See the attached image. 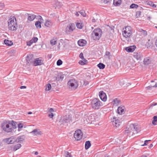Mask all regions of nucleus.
Segmentation results:
<instances>
[{
  "mask_svg": "<svg viewBox=\"0 0 157 157\" xmlns=\"http://www.w3.org/2000/svg\"><path fill=\"white\" fill-rule=\"evenodd\" d=\"M16 122L13 121H4L1 124V128L5 132H12L17 128Z\"/></svg>",
  "mask_w": 157,
  "mask_h": 157,
  "instance_id": "1",
  "label": "nucleus"
},
{
  "mask_svg": "<svg viewBox=\"0 0 157 157\" xmlns=\"http://www.w3.org/2000/svg\"><path fill=\"white\" fill-rule=\"evenodd\" d=\"M102 106V103L98 98H94L91 102V106L94 110H98Z\"/></svg>",
  "mask_w": 157,
  "mask_h": 157,
  "instance_id": "2",
  "label": "nucleus"
},
{
  "mask_svg": "<svg viewBox=\"0 0 157 157\" xmlns=\"http://www.w3.org/2000/svg\"><path fill=\"white\" fill-rule=\"evenodd\" d=\"M8 21L9 29L13 31L16 30L17 26L16 18L14 17H13L10 19Z\"/></svg>",
  "mask_w": 157,
  "mask_h": 157,
  "instance_id": "3",
  "label": "nucleus"
},
{
  "mask_svg": "<svg viewBox=\"0 0 157 157\" xmlns=\"http://www.w3.org/2000/svg\"><path fill=\"white\" fill-rule=\"evenodd\" d=\"M138 131V128L137 125L134 124H130L128 127V136L129 137L135 134L134 132L137 133Z\"/></svg>",
  "mask_w": 157,
  "mask_h": 157,
  "instance_id": "4",
  "label": "nucleus"
},
{
  "mask_svg": "<svg viewBox=\"0 0 157 157\" xmlns=\"http://www.w3.org/2000/svg\"><path fill=\"white\" fill-rule=\"evenodd\" d=\"M102 34L101 29L97 28L94 29L92 33V36L94 40H98L101 38Z\"/></svg>",
  "mask_w": 157,
  "mask_h": 157,
  "instance_id": "5",
  "label": "nucleus"
},
{
  "mask_svg": "<svg viewBox=\"0 0 157 157\" xmlns=\"http://www.w3.org/2000/svg\"><path fill=\"white\" fill-rule=\"evenodd\" d=\"M67 85L69 88L72 90L76 89L78 86V81L75 79H70L67 83Z\"/></svg>",
  "mask_w": 157,
  "mask_h": 157,
  "instance_id": "6",
  "label": "nucleus"
},
{
  "mask_svg": "<svg viewBox=\"0 0 157 157\" xmlns=\"http://www.w3.org/2000/svg\"><path fill=\"white\" fill-rule=\"evenodd\" d=\"M82 135L81 131L78 129L75 131L74 134V137L77 140H79L82 139Z\"/></svg>",
  "mask_w": 157,
  "mask_h": 157,
  "instance_id": "7",
  "label": "nucleus"
},
{
  "mask_svg": "<svg viewBox=\"0 0 157 157\" xmlns=\"http://www.w3.org/2000/svg\"><path fill=\"white\" fill-rule=\"evenodd\" d=\"M44 64V59L41 57L35 59L33 62L34 66L40 65Z\"/></svg>",
  "mask_w": 157,
  "mask_h": 157,
  "instance_id": "8",
  "label": "nucleus"
},
{
  "mask_svg": "<svg viewBox=\"0 0 157 157\" xmlns=\"http://www.w3.org/2000/svg\"><path fill=\"white\" fill-rule=\"evenodd\" d=\"M112 124L114 126L117 127L120 125V120L117 119L115 117H113L111 119Z\"/></svg>",
  "mask_w": 157,
  "mask_h": 157,
  "instance_id": "9",
  "label": "nucleus"
},
{
  "mask_svg": "<svg viewBox=\"0 0 157 157\" xmlns=\"http://www.w3.org/2000/svg\"><path fill=\"white\" fill-rule=\"evenodd\" d=\"M99 96L101 100L105 101L107 100V96L105 93L103 91H101L99 92Z\"/></svg>",
  "mask_w": 157,
  "mask_h": 157,
  "instance_id": "10",
  "label": "nucleus"
},
{
  "mask_svg": "<svg viewBox=\"0 0 157 157\" xmlns=\"http://www.w3.org/2000/svg\"><path fill=\"white\" fill-rule=\"evenodd\" d=\"M72 121V118L70 115H66L64 117L62 121V122L64 123H70Z\"/></svg>",
  "mask_w": 157,
  "mask_h": 157,
  "instance_id": "11",
  "label": "nucleus"
},
{
  "mask_svg": "<svg viewBox=\"0 0 157 157\" xmlns=\"http://www.w3.org/2000/svg\"><path fill=\"white\" fill-rule=\"evenodd\" d=\"M133 56L137 60H140L143 56L140 52H134L133 53Z\"/></svg>",
  "mask_w": 157,
  "mask_h": 157,
  "instance_id": "12",
  "label": "nucleus"
},
{
  "mask_svg": "<svg viewBox=\"0 0 157 157\" xmlns=\"http://www.w3.org/2000/svg\"><path fill=\"white\" fill-rule=\"evenodd\" d=\"M33 136H39L41 134V132L39 129H35L30 132Z\"/></svg>",
  "mask_w": 157,
  "mask_h": 157,
  "instance_id": "13",
  "label": "nucleus"
},
{
  "mask_svg": "<svg viewBox=\"0 0 157 157\" xmlns=\"http://www.w3.org/2000/svg\"><path fill=\"white\" fill-rule=\"evenodd\" d=\"M66 29H68V31L71 32L73 31L75 29V26L74 24L70 23L68 25L66 28Z\"/></svg>",
  "mask_w": 157,
  "mask_h": 157,
  "instance_id": "14",
  "label": "nucleus"
},
{
  "mask_svg": "<svg viewBox=\"0 0 157 157\" xmlns=\"http://www.w3.org/2000/svg\"><path fill=\"white\" fill-rule=\"evenodd\" d=\"M25 139V136H18L16 139L15 141L17 143H21L24 141Z\"/></svg>",
  "mask_w": 157,
  "mask_h": 157,
  "instance_id": "15",
  "label": "nucleus"
},
{
  "mask_svg": "<svg viewBox=\"0 0 157 157\" xmlns=\"http://www.w3.org/2000/svg\"><path fill=\"white\" fill-rule=\"evenodd\" d=\"M86 41L83 39H81L78 41V45L80 46H83L85 45L86 44Z\"/></svg>",
  "mask_w": 157,
  "mask_h": 157,
  "instance_id": "16",
  "label": "nucleus"
},
{
  "mask_svg": "<svg viewBox=\"0 0 157 157\" xmlns=\"http://www.w3.org/2000/svg\"><path fill=\"white\" fill-rule=\"evenodd\" d=\"M117 113L119 114H121L124 113V107L120 106L117 109Z\"/></svg>",
  "mask_w": 157,
  "mask_h": 157,
  "instance_id": "17",
  "label": "nucleus"
},
{
  "mask_svg": "<svg viewBox=\"0 0 157 157\" xmlns=\"http://www.w3.org/2000/svg\"><path fill=\"white\" fill-rule=\"evenodd\" d=\"M28 14L29 15L28 17V20L30 21H32L36 17V16L33 14Z\"/></svg>",
  "mask_w": 157,
  "mask_h": 157,
  "instance_id": "18",
  "label": "nucleus"
},
{
  "mask_svg": "<svg viewBox=\"0 0 157 157\" xmlns=\"http://www.w3.org/2000/svg\"><path fill=\"white\" fill-rule=\"evenodd\" d=\"M138 31L140 33V35L144 36H145L147 35V32L145 30H144L142 29H139Z\"/></svg>",
  "mask_w": 157,
  "mask_h": 157,
  "instance_id": "19",
  "label": "nucleus"
},
{
  "mask_svg": "<svg viewBox=\"0 0 157 157\" xmlns=\"http://www.w3.org/2000/svg\"><path fill=\"white\" fill-rule=\"evenodd\" d=\"M128 27V26H125L124 28H123L122 31V35L123 37L126 39V40L128 37V35H127V32L126 31V28Z\"/></svg>",
  "mask_w": 157,
  "mask_h": 157,
  "instance_id": "20",
  "label": "nucleus"
},
{
  "mask_svg": "<svg viewBox=\"0 0 157 157\" xmlns=\"http://www.w3.org/2000/svg\"><path fill=\"white\" fill-rule=\"evenodd\" d=\"M33 56L32 55H28L27 57L26 60L28 63L31 62V60L33 59Z\"/></svg>",
  "mask_w": 157,
  "mask_h": 157,
  "instance_id": "21",
  "label": "nucleus"
},
{
  "mask_svg": "<svg viewBox=\"0 0 157 157\" xmlns=\"http://www.w3.org/2000/svg\"><path fill=\"white\" fill-rule=\"evenodd\" d=\"M136 47L135 45L130 46L128 47V52H132L134 51Z\"/></svg>",
  "mask_w": 157,
  "mask_h": 157,
  "instance_id": "22",
  "label": "nucleus"
},
{
  "mask_svg": "<svg viewBox=\"0 0 157 157\" xmlns=\"http://www.w3.org/2000/svg\"><path fill=\"white\" fill-rule=\"evenodd\" d=\"M64 77V75L63 74H60L58 75L56 78V80L58 81L62 80Z\"/></svg>",
  "mask_w": 157,
  "mask_h": 157,
  "instance_id": "23",
  "label": "nucleus"
},
{
  "mask_svg": "<svg viewBox=\"0 0 157 157\" xmlns=\"http://www.w3.org/2000/svg\"><path fill=\"white\" fill-rule=\"evenodd\" d=\"M133 29L130 26H128V38L131 36L133 32Z\"/></svg>",
  "mask_w": 157,
  "mask_h": 157,
  "instance_id": "24",
  "label": "nucleus"
},
{
  "mask_svg": "<svg viewBox=\"0 0 157 157\" xmlns=\"http://www.w3.org/2000/svg\"><path fill=\"white\" fill-rule=\"evenodd\" d=\"M4 42L5 44L7 46H11L13 44L12 41L6 39L4 40Z\"/></svg>",
  "mask_w": 157,
  "mask_h": 157,
  "instance_id": "25",
  "label": "nucleus"
},
{
  "mask_svg": "<svg viewBox=\"0 0 157 157\" xmlns=\"http://www.w3.org/2000/svg\"><path fill=\"white\" fill-rule=\"evenodd\" d=\"M91 144L90 141H86L85 144V149L87 150L91 146Z\"/></svg>",
  "mask_w": 157,
  "mask_h": 157,
  "instance_id": "26",
  "label": "nucleus"
},
{
  "mask_svg": "<svg viewBox=\"0 0 157 157\" xmlns=\"http://www.w3.org/2000/svg\"><path fill=\"white\" fill-rule=\"evenodd\" d=\"M121 0H113V4L115 6H119L121 4Z\"/></svg>",
  "mask_w": 157,
  "mask_h": 157,
  "instance_id": "27",
  "label": "nucleus"
},
{
  "mask_svg": "<svg viewBox=\"0 0 157 157\" xmlns=\"http://www.w3.org/2000/svg\"><path fill=\"white\" fill-rule=\"evenodd\" d=\"M144 62L145 64L148 65L150 63L151 61L149 57H146L144 59Z\"/></svg>",
  "mask_w": 157,
  "mask_h": 157,
  "instance_id": "28",
  "label": "nucleus"
},
{
  "mask_svg": "<svg viewBox=\"0 0 157 157\" xmlns=\"http://www.w3.org/2000/svg\"><path fill=\"white\" fill-rule=\"evenodd\" d=\"M35 25L36 28L40 29L41 28V23L40 21H37L36 22Z\"/></svg>",
  "mask_w": 157,
  "mask_h": 157,
  "instance_id": "29",
  "label": "nucleus"
},
{
  "mask_svg": "<svg viewBox=\"0 0 157 157\" xmlns=\"http://www.w3.org/2000/svg\"><path fill=\"white\" fill-rule=\"evenodd\" d=\"M45 25L46 26L48 27H51L52 25V23L49 21H46L45 23Z\"/></svg>",
  "mask_w": 157,
  "mask_h": 157,
  "instance_id": "30",
  "label": "nucleus"
},
{
  "mask_svg": "<svg viewBox=\"0 0 157 157\" xmlns=\"http://www.w3.org/2000/svg\"><path fill=\"white\" fill-rule=\"evenodd\" d=\"M97 66L100 69H103L105 67V65L103 63H100L98 64Z\"/></svg>",
  "mask_w": 157,
  "mask_h": 157,
  "instance_id": "31",
  "label": "nucleus"
},
{
  "mask_svg": "<svg viewBox=\"0 0 157 157\" xmlns=\"http://www.w3.org/2000/svg\"><path fill=\"white\" fill-rule=\"evenodd\" d=\"M21 146L20 144H18L16 145H15L13 148V150L14 151H16L18 149L20 148Z\"/></svg>",
  "mask_w": 157,
  "mask_h": 157,
  "instance_id": "32",
  "label": "nucleus"
},
{
  "mask_svg": "<svg viewBox=\"0 0 157 157\" xmlns=\"http://www.w3.org/2000/svg\"><path fill=\"white\" fill-rule=\"evenodd\" d=\"M156 122H157V116H154L153 117V120L152 121V123L154 125H155L156 124Z\"/></svg>",
  "mask_w": 157,
  "mask_h": 157,
  "instance_id": "33",
  "label": "nucleus"
},
{
  "mask_svg": "<svg viewBox=\"0 0 157 157\" xmlns=\"http://www.w3.org/2000/svg\"><path fill=\"white\" fill-rule=\"evenodd\" d=\"M138 7H139V6L138 5L133 3L130 6V8L132 9L137 8Z\"/></svg>",
  "mask_w": 157,
  "mask_h": 157,
  "instance_id": "34",
  "label": "nucleus"
},
{
  "mask_svg": "<svg viewBox=\"0 0 157 157\" xmlns=\"http://www.w3.org/2000/svg\"><path fill=\"white\" fill-rule=\"evenodd\" d=\"M113 102H114V104L117 105L120 101L119 100H118L117 99L115 98L113 100Z\"/></svg>",
  "mask_w": 157,
  "mask_h": 157,
  "instance_id": "35",
  "label": "nucleus"
},
{
  "mask_svg": "<svg viewBox=\"0 0 157 157\" xmlns=\"http://www.w3.org/2000/svg\"><path fill=\"white\" fill-rule=\"evenodd\" d=\"M76 25L77 28L79 29H81L83 26L82 24L80 23H77Z\"/></svg>",
  "mask_w": 157,
  "mask_h": 157,
  "instance_id": "36",
  "label": "nucleus"
},
{
  "mask_svg": "<svg viewBox=\"0 0 157 157\" xmlns=\"http://www.w3.org/2000/svg\"><path fill=\"white\" fill-rule=\"evenodd\" d=\"M79 13L84 17H85L86 16V13L84 10H80L79 11Z\"/></svg>",
  "mask_w": 157,
  "mask_h": 157,
  "instance_id": "37",
  "label": "nucleus"
},
{
  "mask_svg": "<svg viewBox=\"0 0 157 157\" xmlns=\"http://www.w3.org/2000/svg\"><path fill=\"white\" fill-rule=\"evenodd\" d=\"M145 3L147 5H149L150 6H151L152 5L153 3V2H152L151 1L148 0V1H146L145 2Z\"/></svg>",
  "mask_w": 157,
  "mask_h": 157,
  "instance_id": "38",
  "label": "nucleus"
},
{
  "mask_svg": "<svg viewBox=\"0 0 157 157\" xmlns=\"http://www.w3.org/2000/svg\"><path fill=\"white\" fill-rule=\"evenodd\" d=\"M38 39L37 37H33L31 40L33 42V43H35L38 40Z\"/></svg>",
  "mask_w": 157,
  "mask_h": 157,
  "instance_id": "39",
  "label": "nucleus"
},
{
  "mask_svg": "<svg viewBox=\"0 0 157 157\" xmlns=\"http://www.w3.org/2000/svg\"><path fill=\"white\" fill-rule=\"evenodd\" d=\"M62 63L63 62L60 59H59V60H58L56 63L57 65L58 66H60L61 65H62Z\"/></svg>",
  "mask_w": 157,
  "mask_h": 157,
  "instance_id": "40",
  "label": "nucleus"
},
{
  "mask_svg": "<svg viewBox=\"0 0 157 157\" xmlns=\"http://www.w3.org/2000/svg\"><path fill=\"white\" fill-rule=\"evenodd\" d=\"M56 43V41L55 39H52L50 41V43L52 45H55Z\"/></svg>",
  "mask_w": 157,
  "mask_h": 157,
  "instance_id": "41",
  "label": "nucleus"
},
{
  "mask_svg": "<svg viewBox=\"0 0 157 157\" xmlns=\"http://www.w3.org/2000/svg\"><path fill=\"white\" fill-rule=\"evenodd\" d=\"M46 90H49L51 88V85L50 84H48L47 85Z\"/></svg>",
  "mask_w": 157,
  "mask_h": 157,
  "instance_id": "42",
  "label": "nucleus"
},
{
  "mask_svg": "<svg viewBox=\"0 0 157 157\" xmlns=\"http://www.w3.org/2000/svg\"><path fill=\"white\" fill-rule=\"evenodd\" d=\"M65 155L66 157H72L71 154L67 151L65 152Z\"/></svg>",
  "mask_w": 157,
  "mask_h": 157,
  "instance_id": "43",
  "label": "nucleus"
},
{
  "mask_svg": "<svg viewBox=\"0 0 157 157\" xmlns=\"http://www.w3.org/2000/svg\"><path fill=\"white\" fill-rule=\"evenodd\" d=\"M141 11H137L136 12V16L137 17H138L140 16L141 15Z\"/></svg>",
  "mask_w": 157,
  "mask_h": 157,
  "instance_id": "44",
  "label": "nucleus"
},
{
  "mask_svg": "<svg viewBox=\"0 0 157 157\" xmlns=\"http://www.w3.org/2000/svg\"><path fill=\"white\" fill-rule=\"evenodd\" d=\"M33 43V42L31 40L27 42V45L28 46H30Z\"/></svg>",
  "mask_w": 157,
  "mask_h": 157,
  "instance_id": "45",
  "label": "nucleus"
},
{
  "mask_svg": "<svg viewBox=\"0 0 157 157\" xmlns=\"http://www.w3.org/2000/svg\"><path fill=\"white\" fill-rule=\"evenodd\" d=\"M151 140H146L144 141V144H143V145H141L142 146H145V145H147L148 143V142L149 141H151Z\"/></svg>",
  "mask_w": 157,
  "mask_h": 157,
  "instance_id": "46",
  "label": "nucleus"
},
{
  "mask_svg": "<svg viewBox=\"0 0 157 157\" xmlns=\"http://www.w3.org/2000/svg\"><path fill=\"white\" fill-rule=\"evenodd\" d=\"M78 63L80 64H81V65H84L86 64V63L84 62H83V61L81 60H80L79 61Z\"/></svg>",
  "mask_w": 157,
  "mask_h": 157,
  "instance_id": "47",
  "label": "nucleus"
},
{
  "mask_svg": "<svg viewBox=\"0 0 157 157\" xmlns=\"http://www.w3.org/2000/svg\"><path fill=\"white\" fill-rule=\"evenodd\" d=\"M23 127L22 124L21 123H19L18 125V128H22Z\"/></svg>",
  "mask_w": 157,
  "mask_h": 157,
  "instance_id": "48",
  "label": "nucleus"
},
{
  "mask_svg": "<svg viewBox=\"0 0 157 157\" xmlns=\"http://www.w3.org/2000/svg\"><path fill=\"white\" fill-rule=\"evenodd\" d=\"M110 1H111V0H102V2L105 4L108 3L109 2H110Z\"/></svg>",
  "mask_w": 157,
  "mask_h": 157,
  "instance_id": "49",
  "label": "nucleus"
},
{
  "mask_svg": "<svg viewBox=\"0 0 157 157\" xmlns=\"http://www.w3.org/2000/svg\"><path fill=\"white\" fill-rule=\"evenodd\" d=\"M48 116L50 118H52L54 116V115L52 113H51L49 114H48Z\"/></svg>",
  "mask_w": 157,
  "mask_h": 157,
  "instance_id": "50",
  "label": "nucleus"
},
{
  "mask_svg": "<svg viewBox=\"0 0 157 157\" xmlns=\"http://www.w3.org/2000/svg\"><path fill=\"white\" fill-rule=\"evenodd\" d=\"M38 20H39L40 21L42 22V21H43V19L41 16L39 15V16H38Z\"/></svg>",
  "mask_w": 157,
  "mask_h": 157,
  "instance_id": "51",
  "label": "nucleus"
},
{
  "mask_svg": "<svg viewBox=\"0 0 157 157\" xmlns=\"http://www.w3.org/2000/svg\"><path fill=\"white\" fill-rule=\"evenodd\" d=\"M79 57L81 59L84 58L82 53L81 52L80 54Z\"/></svg>",
  "mask_w": 157,
  "mask_h": 157,
  "instance_id": "52",
  "label": "nucleus"
},
{
  "mask_svg": "<svg viewBox=\"0 0 157 157\" xmlns=\"http://www.w3.org/2000/svg\"><path fill=\"white\" fill-rule=\"evenodd\" d=\"M7 141L9 142V143L12 144L13 143V142L10 140V138H8Z\"/></svg>",
  "mask_w": 157,
  "mask_h": 157,
  "instance_id": "53",
  "label": "nucleus"
},
{
  "mask_svg": "<svg viewBox=\"0 0 157 157\" xmlns=\"http://www.w3.org/2000/svg\"><path fill=\"white\" fill-rule=\"evenodd\" d=\"M89 84V82L88 81L85 80L84 81V83L83 84L85 85L86 86L87 85Z\"/></svg>",
  "mask_w": 157,
  "mask_h": 157,
  "instance_id": "54",
  "label": "nucleus"
},
{
  "mask_svg": "<svg viewBox=\"0 0 157 157\" xmlns=\"http://www.w3.org/2000/svg\"><path fill=\"white\" fill-rule=\"evenodd\" d=\"M110 54V53L109 52H106L105 56H108L109 57Z\"/></svg>",
  "mask_w": 157,
  "mask_h": 157,
  "instance_id": "55",
  "label": "nucleus"
},
{
  "mask_svg": "<svg viewBox=\"0 0 157 157\" xmlns=\"http://www.w3.org/2000/svg\"><path fill=\"white\" fill-rule=\"evenodd\" d=\"M157 105V103H154L153 102L152 104H151V107H152L153 106H155Z\"/></svg>",
  "mask_w": 157,
  "mask_h": 157,
  "instance_id": "56",
  "label": "nucleus"
},
{
  "mask_svg": "<svg viewBox=\"0 0 157 157\" xmlns=\"http://www.w3.org/2000/svg\"><path fill=\"white\" fill-rule=\"evenodd\" d=\"M152 87H153V86H148L146 88L147 90L151 89Z\"/></svg>",
  "mask_w": 157,
  "mask_h": 157,
  "instance_id": "57",
  "label": "nucleus"
},
{
  "mask_svg": "<svg viewBox=\"0 0 157 157\" xmlns=\"http://www.w3.org/2000/svg\"><path fill=\"white\" fill-rule=\"evenodd\" d=\"M54 110H53V109L52 108H50L49 109V112L50 113H51L52 112H53Z\"/></svg>",
  "mask_w": 157,
  "mask_h": 157,
  "instance_id": "58",
  "label": "nucleus"
},
{
  "mask_svg": "<svg viewBox=\"0 0 157 157\" xmlns=\"http://www.w3.org/2000/svg\"><path fill=\"white\" fill-rule=\"evenodd\" d=\"M151 6H152V7L154 8H156V5L153 3Z\"/></svg>",
  "mask_w": 157,
  "mask_h": 157,
  "instance_id": "59",
  "label": "nucleus"
},
{
  "mask_svg": "<svg viewBox=\"0 0 157 157\" xmlns=\"http://www.w3.org/2000/svg\"><path fill=\"white\" fill-rule=\"evenodd\" d=\"M82 59V61H83V62H84L86 63L87 62V60L85 59L84 58L83 59Z\"/></svg>",
  "mask_w": 157,
  "mask_h": 157,
  "instance_id": "60",
  "label": "nucleus"
},
{
  "mask_svg": "<svg viewBox=\"0 0 157 157\" xmlns=\"http://www.w3.org/2000/svg\"><path fill=\"white\" fill-rule=\"evenodd\" d=\"M26 87L25 86H20V89H25L26 88Z\"/></svg>",
  "mask_w": 157,
  "mask_h": 157,
  "instance_id": "61",
  "label": "nucleus"
},
{
  "mask_svg": "<svg viewBox=\"0 0 157 157\" xmlns=\"http://www.w3.org/2000/svg\"><path fill=\"white\" fill-rule=\"evenodd\" d=\"M96 20L94 18H93L92 19V21L93 22H96Z\"/></svg>",
  "mask_w": 157,
  "mask_h": 157,
  "instance_id": "62",
  "label": "nucleus"
},
{
  "mask_svg": "<svg viewBox=\"0 0 157 157\" xmlns=\"http://www.w3.org/2000/svg\"><path fill=\"white\" fill-rule=\"evenodd\" d=\"M78 12H76V13H75V14L77 16H78L79 15V14H78Z\"/></svg>",
  "mask_w": 157,
  "mask_h": 157,
  "instance_id": "63",
  "label": "nucleus"
},
{
  "mask_svg": "<svg viewBox=\"0 0 157 157\" xmlns=\"http://www.w3.org/2000/svg\"><path fill=\"white\" fill-rule=\"evenodd\" d=\"M153 87H157V83H156L155 85L153 86Z\"/></svg>",
  "mask_w": 157,
  "mask_h": 157,
  "instance_id": "64",
  "label": "nucleus"
}]
</instances>
